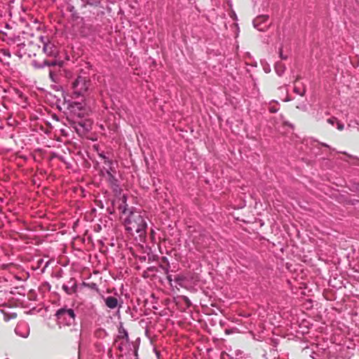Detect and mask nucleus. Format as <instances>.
<instances>
[{
	"mask_svg": "<svg viewBox=\"0 0 359 359\" xmlns=\"http://www.w3.org/2000/svg\"><path fill=\"white\" fill-rule=\"evenodd\" d=\"M337 129L339 130H342L344 129V124L341 122L337 121Z\"/></svg>",
	"mask_w": 359,
	"mask_h": 359,
	"instance_id": "17",
	"label": "nucleus"
},
{
	"mask_svg": "<svg viewBox=\"0 0 359 359\" xmlns=\"http://www.w3.org/2000/svg\"><path fill=\"white\" fill-rule=\"evenodd\" d=\"M100 156L104 160V163L111 164V161L103 154H100Z\"/></svg>",
	"mask_w": 359,
	"mask_h": 359,
	"instance_id": "14",
	"label": "nucleus"
},
{
	"mask_svg": "<svg viewBox=\"0 0 359 359\" xmlns=\"http://www.w3.org/2000/svg\"><path fill=\"white\" fill-rule=\"evenodd\" d=\"M182 304H184L187 308L190 307L191 305V302L187 297L181 295V306Z\"/></svg>",
	"mask_w": 359,
	"mask_h": 359,
	"instance_id": "10",
	"label": "nucleus"
},
{
	"mask_svg": "<svg viewBox=\"0 0 359 359\" xmlns=\"http://www.w3.org/2000/svg\"><path fill=\"white\" fill-rule=\"evenodd\" d=\"M167 278L170 285L173 287H176L177 289H178V286L180 285V275L176 273H168Z\"/></svg>",
	"mask_w": 359,
	"mask_h": 359,
	"instance_id": "6",
	"label": "nucleus"
},
{
	"mask_svg": "<svg viewBox=\"0 0 359 359\" xmlns=\"http://www.w3.org/2000/svg\"><path fill=\"white\" fill-rule=\"evenodd\" d=\"M100 156L104 160V163L111 164V161L103 154H100Z\"/></svg>",
	"mask_w": 359,
	"mask_h": 359,
	"instance_id": "15",
	"label": "nucleus"
},
{
	"mask_svg": "<svg viewBox=\"0 0 359 359\" xmlns=\"http://www.w3.org/2000/svg\"><path fill=\"white\" fill-rule=\"evenodd\" d=\"M269 19L268 15H259L257 16L254 20H253V25L255 27H256L259 31H264L265 27H261V25L263 22H265Z\"/></svg>",
	"mask_w": 359,
	"mask_h": 359,
	"instance_id": "7",
	"label": "nucleus"
},
{
	"mask_svg": "<svg viewBox=\"0 0 359 359\" xmlns=\"http://www.w3.org/2000/svg\"><path fill=\"white\" fill-rule=\"evenodd\" d=\"M269 111L271 113H276L277 111V109H275V108L271 107V108H270Z\"/></svg>",
	"mask_w": 359,
	"mask_h": 359,
	"instance_id": "20",
	"label": "nucleus"
},
{
	"mask_svg": "<svg viewBox=\"0 0 359 359\" xmlns=\"http://www.w3.org/2000/svg\"><path fill=\"white\" fill-rule=\"evenodd\" d=\"M294 91L297 94H298V95H299L301 96H303L304 95V93H305V90L304 89L302 91H301L297 87H294Z\"/></svg>",
	"mask_w": 359,
	"mask_h": 359,
	"instance_id": "13",
	"label": "nucleus"
},
{
	"mask_svg": "<svg viewBox=\"0 0 359 359\" xmlns=\"http://www.w3.org/2000/svg\"><path fill=\"white\" fill-rule=\"evenodd\" d=\"M118 349L120 351H122L123 350V348H122V343L118 346Z\"/></svg>",
	"mask_w": 359,
	"mask_h": 359,
	"instance_id": "22",
	"label": "nucleus"
},
{
	"mask_svg": "<svg viewBox=\"0 0 359 359\" xmlns=\"http://www.w3.org/2000/svg\"><path fill=\"white\" fill-rule=\"evenodd\" d=\"M124 226L131 235L137 233L140 237L144 236L147 228L144 214L140 211H131L124 219Z\"/></svg>",
	"mask_w": 359,
	"mask_h": 359,
	"instance_id": "1",
	"label": "nucleus"
},
{
	"mask_svg": "<svg viewBox=\"0 0 359 359\" xmlns=\"http://www.w3.org/2000/svg\"><path fill=\"white\" fill-rule=\"evenodd\" d=\"M122 201H123V203H124V206H123V207L121 206L120 209H122L123 213H126L127 204H126V196L125 195H123L122 196Z\"/></svg>",
	"mask_w": 359,
	"mask_h": 359,
	"instance_id": "12",
	"label": "nucleus"
},
{
	"mask_svg": "<svg viewBox=\"0 0 359 359\" xmlns=\"http://www.w3.org/2000/svg\"><path fill=\"white\" fill-rule=\"evenodd\" d=\"M50 76L53 79V72L51 71H50Z\"/></svg>",
	"mask_w": 359,
	"mask_h": 359,
	"instance_id": "23",
	"label": "nucleus"
},
{
	"mask_svg": "<svg viewBox=\"0 0 359 359\" xmlns=\"http://www.w3.org/2000/svg\"><path fill=\"white\" fill-rule=\"evenodd\" d=\"M124 335L126 337V342L128 341V333L126 332H124Z\"/></svg>",
	"mask_w": 359,
	"mask_h": 359,
	"instance_id": "21",
	"label": "nucleus"
},
{
	"mask_svg": "<svg viewBox=\"0 0 359 359\" xmlns=\"http://www.w3.org/2000/svg\"><path fill=\"white\" fill-rule=\"evenodd\" d=\"M72 282V285L69 286L66 284L62 285L63 290L68 294H71L76 291V284L74 280H71L69 283Z\"/></svg>",
	"mask_w": 359,
	"mask_h": 359,
	"instance_id": "9",
	"label": "nucleus"
},
{
	"mask_svg": "<svg viewBox=\"0 0 359 359\" xmlns=\"http://www.w3.org/2000/svg\"><path fill=\"white\" fill-rule=\"evenodd\" d=\"M279 54H280V57L281 59H283V60H286L287 59V56H284L283 54L282 48L280 49Z\"/></svg>",
	"mask_w": 359,
	"mask_h": 359,
	"instance_id": "18",
	"label": "nucleus"
},
{
	"mask_svg": "<svg viewBox=\"0 0 359 359\" xmlns=\"http://www.w3.org/2000/svg\"><path fill=\"white\" fill-rule=\"evenodd\" d=\"M40 40L43 43V52L49 57H57L58 49L57 46L49 41L48 37L40 36Z\"/></svg>",
	"mask_w": 359,
	"mask_h": 359,
	"instance_id": "4",
	"label": "nucleus"
},
{
	"mask_svg": "<svg viewBox=\"0 0 359 359\" xmlns=\"http://www.w3.org/2000/svg\"><path fill=\"white\" fill-rule=\"evenodd\" d=\"M337 121V118L334 117H332V118L327 119V122L332 125H334V122H336Z\"/></svg>",
	"mask_w": 359,
	"mask_h": 359,
	"instance_id": "16",
	"label": "nucleus"
},
{
	"mask_svg": "<svg viewBox=\"0 0 359 359\" xmlns=\"http://www.w3.org/2000/svg\"><path fill=\"white\" fill-rule=\"evenodd\" d=\"M91 85L88 76H79L72 83L73 93L76 96H84Z\"/></svg>",
	"mask_w": 359,
	"mask_h": 359,
	"instance_id": "3",
	"label": "nucleus"
},
{
	"mask_svg": "<svg viewBox=\"0 0 359 359\" xmlns=\"http://www.w3.org/2000/svg\"><path fill=\"white\" fill-rule=\"evenodd\" d=\"M104 302L106 306L111 309H115L118 305V300L114 297H108L104 299Z\"/></svg>",
	"mask_w": 359,
	"mask_h": 359,
	"instance_id": "8",
	"label": "nucleus"
},
{
	"mask_svg": "<svg viewBox=\"0 0 359 359\" xmlns=\"http://www.w3.org/2000/svg\"><path fill=\"white\" fill-rule=\"evenodd\" d=\"M45 64L48 66H54V65H55L56 62H45Z\"/></svg>",
	"mask_w": 359,
	"mask_h": 359,
	"instance_id": "19",
	"label": "nucleus"
},
{
	"mask_svg": "<svg viewBox=\"0 0 359 359\" xmlns=\"http://www.w3.org/2000/svg\"><path fill=\"white\" fill-rule=\"evenodd\" d=\"M189 344L188 338L181 334V345L183 344L185 346H189Z\"/></svg>",
	"mask_w": 359,
	"mask_h": 359,
	"instance_id": "11",
	"label": "nucleus"
},
{
	"mask_svg": "<svg viewBox=\"0 0 359 359\" xmlns=\"http://www.w3.org/2000/svg\"><path fill=\"white\" fill-rule=\"evenodd\" d=\"M60 326H70L75 323L76 315L74 309L64 307L58 309L55 314Z\"/></svg>",
	"mask_w": 359,
	"mask_h": 359,
	"instance_id": "2",
	"label": "nucleus"
},
{
	"mask_svg": "<svg viewBox=\"0 0 359 359\" xmlns=\"http://www.w3.org/2000/svg\"><path fill=\"white\" fill-rule=\"evenodd\" d=\"M15 332L21 337H28L29 334V326L28 323L25 321L19 322L15 327Z\"/></svg>",
	"mask_w": 359,
	"mask_h": 359,
	"instance_id": "5",
	"label": "nucleus"
}]
</instances>
